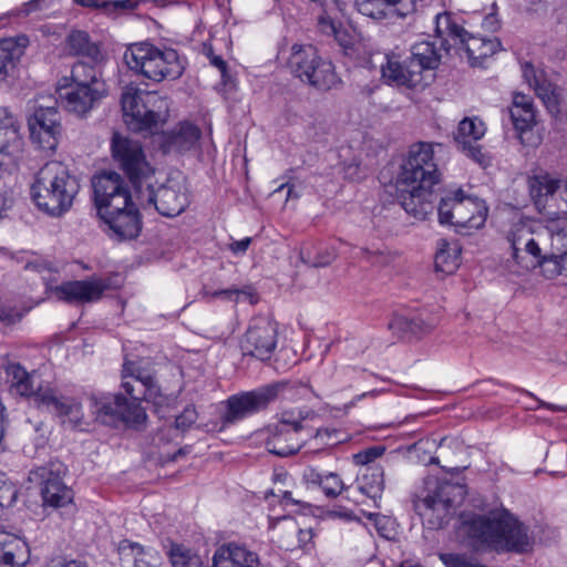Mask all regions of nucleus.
<instances>
[{"label":"nucleus","mask_w":567,"mask_h":567,"mask_svg":"<svg viewBox=\"0 0 567 567\" xmlns=\"http://www.w3.org/2000/svg\"><path fill=\"white\" fill-rule=\"evenodd\" d=\"M166 555L172 567H207L197 553L183 544L172 543Z\"/></svg>","instance_id":"nucleus-43"},{"label":"nucleus","mask_w":567,"mask_h":567,"mask_svg":"<svg viewBox=\"0 0 567 567\" xmlns=\"http://www.w3.org/2000/svg\"><path fill=\"white\" fill-rule=\"evenodd\" d=\"M458 489L452 484H443L437 487L433 495H427L415 504V508L421 516H427L430 513H436L437 518H444L454 501L450 497L451 491Z\"/></svg>","instance_id":"nucleus-32"},{"label":"nucleus","mask_w":567,"mask_h":567,"mask_svg":"<svg viewBox=\"0 0 567 567\" xmlns=\"http://www.w3.org/2000/svg\"><path fill=\"white\" fill-rule=\"evenodd\" d=\"M256 553L246 547L229 544L218 548L213 557L212 567H259Z\"/></svg>","instance_id":"nucleus-29"},{"label":"nucleus","mask_w":567,"mask_h":567,"mask_svg":"<svg viewBox=\"0 0 567 567\" xmlns=\"http://www.w3.org/2000/svg\"><path fill=\"white\" fill-rule=\"evenodd\" d=\"M48 567H89L86 563L79 559L55 558Z\"/></svg>","instance_id":"nucleus-63"},{"label":"nucleus","mask_w":567,"mask_h":567,"mask_svg":"<svg viewBox=\"0 0 567 567\" xmlns=\"http://www.w3.org/2000/svg\"><path fill=\"white\" fill-rule=\"evenodd\" d=\"M463 152L471 157L473 161L478 163L482 166H486L489 163V158L482 152V148L480 145H476L475 143H468L466 145H461Z\"/></svg>","instance_id":"nucleus-55"},{"label":"nucleus","mask_w":567,"mask_h":567,"mask_svg":"<svg viewBox=\"0 0 567 567\" xmlns=\"http://www.w3.org/2000/svg\"><path fill=\"white\" fill-rule=\"evenodd\" d=\"M153 182L154 179L151 182V186L143 187V200L137 196L142 206H154L161 215L166 217H175L186 209L188 206L186 193L182 192L179 187L169 185H162L155 190Z\"/></svg>","instance_id":"nucleus-17"},{"label":"nucleus","mask_w":567,"mask_h":567,"mask_svg":"<svg viewBox=\"0 0 567 567\" xmlns=\"http://www.w3.org/2000/svg\"><path fill=\"white\" fill-rule=\"evenodd\" d=\"M51 102L52 105H35L33 114L28 118L32 142L39 148L49 152L56 148L62 132L60 115L55 106L56 101Z\"/></svg>","instance_id":"nucleus-12"},{"label":"nucleus","mask_w":567,"mask_h":567,"mask_svg":"<svg viewBox=\"0 0 567 567\" xmlns=\"http://www.w3.org/2000/svg\"><path fill=\"white\" fill-rule=\"evenodd\" d=\"M123 58L130 70L154 82L177 80L185 71V60L175 49L150 42L130 44Z\"/></svg>","instance_id":"nucleus-5"},{"label":"nucleus","mask_w":567,"mask_h":567,"mask_svg":"<svg viewBox=\"0 0 567 567\" xmlns=\"http://www.w3.org/2000/svg\"><path fill=\"white\" fill-rule=\"evenodd\" d=\"M197 420V413L194 408H185L184 411L176 416L175 419V427L177 430L186 431L194 424Z\"/></svg>","instance_id":"nucleus-54"},{"label":"nucleus","mask_w":567,"mask_h":567,"mask_svg":"<svg viewBox=\"0 0 567 567\" xmlns=\"http://www.w3.org/2000/svg\"><path fill=\"white\" fill-rule=\"evenodd\" d=\"M302 481L308 486L320 487L328 498H336L343 491H347V487L338 473H322L312 466H308L303 470Z\"/></svg>","instance_id":"nucleus-31"},{"label":"nucleus","mask_w":567,"mask_h":567,"mask_svg":"<svg viewBox=\"0 0 567 567\" xmlns=\"http://www.w3.org/2000/svg\"><path fill=\"white\" fill-rule=\"evenodd\" d=\"M527 186L537 210L557 220H567V184L542 172L528 176Z\"/></svg>","instance_id":"nucleus-9"},{"label":"nucleus","mask_w":567,"mask_h":567,"mask_svg":"<svg viewBox=\"0 0 567 567\" xmlns=\"http://www.w3.org/2000/svg\"><path fill=\"white\" fill-rule=\"evenodd\" d=\"M35 404L40 409L63 417V422L68 421L73 426L80 425L83 421L84 413L81 402L75 398L62 395L50 386H38Z\"/></svg>","instance_id":"nucleus-18"},{"label":"nucleus","mask_w":567,"mask_h":567,"mask_svg":"<svg viewBox=\"0 0 567 567\" xmlns=\"http://www.w3.org/2000/svg\"><path fill=\"white\" fill-rule=\"evenodd\" d=\"M79 190L78 178L63 163L52 161L37 173L31 197L40 210L52 217H61L70 210Z\"/></svg>","instance_id":"nucleus-4"},{"label":"nucleus","mask_w":567,"mask_h":567,"mask_svg":"<svg viewBox=\"0 0 567 567\" xmlns=\"http://www.w3.org/2000/svg\"><path fill=\"white\" fill-rule=\"evenodd\" d=\"M442 181L433 144L417 142L410 146L396 177L398 200L417 220H424L435 208L434 187Z\"/></svg>","instance_id":"nucleus-2"},{"label":"nucleus","mask_w":567,"mask_h":567,"mask_svg":"<svg viewBox=\"0 0 567 567\" xmlns=\"http://www.w3.org/2000/svg\"><path fill=\"white\" fill-rule=\"evenodd\" d=\"M109 287L105 279L73 280L56 286L53 292L59 300L68 303H87L100 300Z\"/></svg>","instance_id":"nucleus-23"},{"label":"nucleus","mask_w":567,"mask_h":567,"mask_svg":"<svg viewBox=\"0 0 567 567\" xmlns=\"http://www.w3.org/2000/svg\"><path fill=\"white\" fill-rule=\"evenodd\" d=\"M509 114L520 143L525 146H537L540 143V137L534 133L536 111L532 97L516 93Z\"/></svg>","instance_id":"nucleus-21"},{"label":"nucleus","mask_w":567,"mask_h":567,"mask_svg":"<svg viewBox=\"0 0 567 567\" xmlns=\"http://www.w3.org/2000/svg\"><path fill=\"white\" fill-rule=\"evenodd\" d=\"M435 25V31L440 37L446 33L455 43L463 41L464 35H467V31L453 21L452 16L447 12L436 14Z\"/></svg>","instance_id":"nucleus-48"},{"label":"nucleus","mask_w":567,"mask_h":567,"mask_svg":"<svg viewBox=\"0 0 567 567\" xmlns=\"http://www.w3.org/2000/svg\"><path fill=\"white\" fill-rule=\"evenodd\" d=\"M28 560V545L0 526V567H23Z\"/></svg>","instance_id":"nucleus-28"},{"label":"nucleus","mask_w":567,"mask_h":567,"mask_svg":"<svg viewBox=\"0 0 567 567\" xmlns=\"http://www.w3.org/2000/svg\"><path fill=\"white\" fill-rule=\"evenodd\" d=\"M47 8V0H30L24 2L19 9L17 14L28 17L34 12L41 11Z\"/></svg>","instance_id":"nucleus-58"},{"label":"nucleus","mask_w":567,"mask_h":567,"mask_svg":"<svg viewBox=\"0 0 567 567\" xmlns=\"http://www.w3.org/2000/svg\"><path fill=\"white\" fill-rule=\"evenodd\" d=\"M512 247V257L523 269L529 270L540 267L544 255L533 233L526 226L513 228L508 235Z\"/></svg>","instance_id":"nucleus-22"},{"label":"nucleus","mask_w":567,"mask_h":567,"mask_svg":"<svg viewBox=\"0 0 567 567\" xmlns=\"http://www.w3.org/2000/svg\"><path fill=\"white\" fill-rule=\"evenodd\" d=\"M299 258L309 267H327L337 258V250L323 243H306L300 248Z\"/></svg>","instance_id":"nucleus-35"},{"label":"nucleus","mask_w":567,"mask_h":567,"mask_svg":"<svg viewBox=\"0 0 567 567\" xmlns=\"http://www.w3.org/2000/svg\"><path fill=\"white\" fill-rule=\"evenodd\" d=\"M486 127L483 121L477 117H465L458 124L455 134V142L458 145H466L468 143H476L485 134Z\"/></svg>","instance_id":"nucleus-44"},{"label":"nucleus","mask_w":567,"mask_h":567,"mask_svg":"<svg viewBox=\"0 0 567 567\" xmlns=\"http://www.w3.org/2000/svg\"><path fill=\"white\" fill-rule=\"evenodd\" d=\"M99 217L107 226V236L115 241L135 239L142 230V215L133 198Z\"/></svg>","instance_id":"nucleus-15"},{"label":"nucleus","mask_w":567,"mask_h":567,"mask_svg":"<svg viewBox=\"0 0 567 567\" xmlns=\"http://www.w3.org/2000/svg\"><path fill=\"white\" fill-rule=\"evenodd\" d=\"M205 52L210 64L217 68L221 73V78L225 79L227 76V62L220 55H216L212 47L205 48Z\"/></svg>","instance_id":"nucleus-61"},{"label":"nucleus","mask_w":567,"mask_h":567,"mask_svg":"<svg viewBox=\"0 0 567 567\" xmlns=\"http://www.w3.org/2000/svg\"><path fill=\"white\" fill-rule=\"evenodd\" d=\"M443 47V41L441 42ZM441 49L435 42L423 40L416 42L411 48V61L409 76L410 82H427L424 72L435 70L441 62Z\"/></svg>","instance_id":"nucleus-24"},{"label":"nucleus","mask_w":567,"mask_h":567,"mask_svg":"<svg viewBox=\"0 0 567 567\" xmlns=\"http://www.w3.org/2000/svg\"><path fill=\"white\" fill-rule=\"evenodd\" d=\"M56 93L62 106L69 113L85 117L107 96L109 89L68 85V80H60Z\"/></svg>","instance_id":"nucleus-16"},{"label":"nucleus","mask_w":567,"mask_h":567,"mask_svg":"<svg viewBox=\"0 0 567 567\" xmlns=\"http://www.w3.org/2000/svg\"><path fill=\"white\" fill-rule=\"evenodd\" d=\"M482 203L475 197L466 196L462 188L449 190L440 198L439 220L442 225L480 228L485 223V214H482Z\"/></svg>","instance_id":"nucleus-11"},{"label":"nucleus","mask_w":567,"mask_h":567,"mask_svg":"<svg viewBox=\"0 0 567 567\" xmlns=\"http://www.w3.org/2000/svg\"><path fill=\"white\" fill-rule=\"evenodd\" d=\"M522 72L523 78L529 84L530 87L536 83V81H538L544 75L543 72L537 71L535 66L529 62H525L524 64H522Z\"/></svg>","instance_id":"nucleus-60"},{"label":"nucleus","mask_w":567,"mask_h":567,"mask_svg":"<svg viewBox=\"0 0 567 567\" xmlns=\"http://www.w3.org/2000/svg\"><path fill=\"white\" fill-rule=\"evenodd\" d=\"M278 392L279 384L271 383L228 396L223 402L225 412L220 416L219 430L223 431L246 417L266 410L277 399Z\"/></svg>","instance_id":"nucleus-10"},{"label":"nucleus","mask_w":567,"mask_h":567,"mask_svg":"<svg viewBox=\"0 0 567 567\" xmlns=\"http://www.w3.org/2000/svg\"><path fill=\"white\" fill-rule=\"evenodd\" d=\"M539 99L548 107H554L558 103V93L557 87L551 82L545 79L543 75L536 83L532 86Z\"/></svg>","instance_id":"nucleus-50"},{"label":"nucleus","mask_w":567,"mask_h":567,"mask_svg":"<svg viewBox=\"0 0 567 567\" xmlns=\"http://www.w3.org/2000/svg\"><path fill=\"white\" fill-rule=\"evenodd\" d=\"M355 6L363 16L372 19H383L388 14V10L393 6L386 0H355Z\"/></svg>","instance_id":"nucleus-49"},{"label":"nucleus","mask_w":567,"mask_h":567,"mask_svg":"<svg viewBox=\"0 0 567 567\" xmlns=\"http://www.w3.org/2000/svg\"><path fill=\"white\" fill-rule=\"evenodd\" d=\"M66 47L73 55H82L96 61L100 56V50L95 43L90 40L85 31H72L66 38Z\"/></svg>","instance_id":"nucleus-42"},{"label":"nucleus","mask_w":567,"mask_h":567,"mask_svg":"<svg viewBox=\"0 0 567 567\" xmlns=\"http://www.w3.org/2000/svg\"><path fill=\"white\" fill-rule=\"evenodd\" d=\"M547 229L550 234V249L545 255H557L567 251V230L558 227L555 221Z\"/></svg>","instance_id":"nucleus-51"},{"label":"nucleus","mask_w":567,"mask_h":567,"mask_svg":"<svg viewBox=\"0 0 567 567\" xmlns=\"http://www.w3.org/2000/svg\"><path fill=\"white\" fill-rule=\"evenodd\" d=\"M162 100L154 93L127 86L122 93L123 118L127 127L136 133L154 134L159 128L161 116L155 110Z\"/></svg>","instance_id":"nucleus-8"},{"label":"nucleus","mask_w":567,"mask_h":567,"mask_svg":"<svg viewBox=\"0 0 567 567\" xmlns=\"http://www.w3.org/2000/svg\"><path fill=\"white\" fill-rule=\"evenodd\" d=\"M61 80H68V85L107 89L101 72L94 65L84 62L74 63L71 75L63 76Z\"/></svg>","instance_id":"nucleus-38"},{"label":"nucleus","mask_w":567,"mask_h":567,"mask_svg":"<svg viewBox=\"0 0 567 567\" xmlns=\"http://www.w3.org/2000/svg\"><path fill=\"white\" fill-rule=\"evenodd\" d=\"M312 537H313V534L310 528L309 529H299L298 542L300 544V547H302L305 550H309Z\"/></svg>","instance_id":"nucleus-64"},{"label":"nucleus","mask_w":567,"mask_h":567,"mask_svg":"<svg viewBox=\"0 0 567 567\" xmlns=\"http://www.w3.org/2000/svg\"><path fill=\"white\" fill-rule=\"evenodd\" d=\"M465 50L472 65L481 64L482 61L501 49L497 38L474 35L467 32L463 41H457Z\"/></svg>","instance_id":"nucleus-33"},{"label":"nucleus","mask_w":567,"mask_h":567,"mask_svg":"<svg viewBox=\"0 0 567 567\" xmlns=\"http://www.w3.org/2000/svg\"><path fill=\"white\" fill-rule=\"evenodd\" d=\"M35 404L40 409L63 417V422L68 421L73 426L80 425L83 421L84 413L81 402L75 398L62 395L50 386H38Z\"/></svg>","instance_id":"nucleus-19"},{"label":"nucleus","mask_w":567,"mask_h":567,"mask_svg":"<svg viewBox=\"0 0 567 567\" xmlns=\"http://www.w3.org/2000/svg\"><path fill=\"white\" fill-rule=\"evenodd\" d=\"M42 480L41 496L44 505L62 507L72 501V491L63 483L62 477L50 467H40L34 473Z\"/></svg>","instance_id":"nucleus-26"},{"label":"nucleus","mask_w":567,"mask_h":567,"mask_svg":"<svg viewBox=\"0 0 567 567\" xmlns=\"http://www.w3.org/2000/svg\"><path fill=\"white\" fill-rule=\"evenodd\" d=\"M19 125L7 107H0V172L14 167L23 147Z\"/></svg>","instance_id":"nucleus-20"},{"label":"nucleus","mask_w":567,"mask_h":567,"mask_svg":"<svg viewBox=\"0 0 567 567\" xmlns=\"http://www.w3.org/2000/svg\"><path fill=\"white\" fill-rule=\"evenodd\" d=\"M358 489L373 501L381 498L384 489V470L381 466H368L358 477Z\"/></svg>","instance_id":"nucleus-40"},{"label":"nucleus","mask_w":567,"mask_h":567,"mask_svg":"<svg viewBox=\"0 0 567 567\" xmlns=\"http://www.w3.org/2000/svg\"><path fill=\"white\" fill-rule=\"evenodd\" d=\"M121 388L131 400L121 393L92 394L89 398L91 413L96 421L107 425L123 423L127 427L140 430L147 420L141 401L158 405L165 401L154 367L143 359L124 361Z\"/></svg>","instance_id":"nucleus-1"},{"label":"nucleus","mask_w":567,"mask_h":567,"mask_svg":"<svg viewBox=\"0 0 567 567\" xmlns=\"http://www.w3.org/2000/svg\"><path fill=\"white\" fill-rule=\"evenodd\" d=\"M317 27L320 33L328 37H333L340 45L344 48L348 45V34L347 31L342 28V23L331 17L326 8L322 9L318 17Z\"/></svg>","instance_id":"nucleus-45"},{"label":"nucleus","mask_w":567,"mask_h":567,"mask_svg":"<svg viewBox=\"0 0 567 567\" xmlns=\"http://www.w3.org/2000/svg\"><path fill=\"white\" fill-rule=\"evenodd\" d=\"M384 445H373L353 454L352 461L355 465L372 466L371 464L385 453Z\"/></svg>","instance_id":"nucleus-52"},{"label":"nucleus","mask_w":567,"mask_h":567,"mask_svg":"<svg viewBox=\"0 0 567 567\" xmlns=\"http://www.w3.org/2000/svg\"><path fill=\"white\" fill-rule=\"evenodd\" d=\"M117 553L123 563L132 564L133 567H157L161 564V557L156 550L128 539L118 543Z\"/></svg>","instance_id":"nucleus-30"},{"label":"nucleus","mask_w":567,"mask_h":567,"mask_svg":"<svg viewBox=\"0 0 567 567\" xmlns=\"http://www.w3.org/2000/svg\"><path fill=\"white\" fill-rule=\"evenodd\" d=\"M200 130L190 123H181L178 127L165 135L164 152H185L190 150L200 138Z\"/></svg>","instance_id":"nucleus-34"},{"label":"nucleus","mask_w":567,"mask_h":567,"mask_svg":"<svg viewBox=\"0 0 567 567\" xmlns=\"http://www.w3.org/2000/svg\"><path fill=\"white\" fill-rule=\"evenodd\" d=\"M111 155L114 164L132 184L136 196L143 199V187L151 186L155 168L147 161L142 143L114 132L111 138Z\"/></svg>","instance_id":"nucleus-6"},{"label":"nucleus","mask_w":567,"mask_h":567,"mask_svg":"<svg viewBox=\"0 0 567 567\" xmlns=\"http://www.w3.org/2000/svg\"><path fill=\"white\" fill-rule=\"evenodd\" d=\"M7 377L11 383V391L21 396H33L40 384H35L34 373L28 372L20 363H10L6 369Z\"/></svg>","instance_id":"nucleus-36"},{"label":"nucleus","mask_w":567,"mask_h":567,"mask_svg":"<svg viewBox=\"0 0 567 567\" xmlns=\"http://www.w3.org/2000/svg\"><path fill=\"white\" fill-rule=\"evenodd\" d=\"M460 266V248L457 244H450L440 239L435 254L434 267L436 272L452 275Z\"/></svg>","instance_id":"nucleus-41"},{"label":"nucleus","mask_w":567,"mask_h":567,"mask_svg":"<svg viewBox=\"0 0 567 567\" xmlns=\"http://www.w3.org/2000/svg\"><path fill=\"white\" fill-rule=\"evenodd\" d=\"M437 321L434 317H423L422 315L406 317L395 316L389 323V328L395 331L409 332L414 336H423L431 332Z\"/></svg>","instance_id":"nucleus-37"},{"label":"nucleus","mask_w":567,"mask_h":567,"mask_svg":"<svg viewBox=\"0 0 567 567\" xmlns=\"http://www.w3.org/2000/svg\"><path fill=\"white\" fill-rule=\"evenodd\" d=\"M360 257L368 262H371L373 265L377 264H385L388 262V257L380 249H369V248H361L360 249Z\"/></svg>","instance_id":"nucleus-57"},{"label":"nucleus","mask_w":567,"mask_h":567,"mask_svg":"<svg viewBox=\"0 0 567 567\" xmlns=\"http://www.w3.org/2000/svg\"><path fill=\"white\" fill-rule=\"evenodd\" d=\"M92 187L97 216L133 198L123 177L116 172H103L94 176Z\"/></svg>","instance_id":"nucleus-14"},{"label":"nucleus","mask_w":567,"mask_h":567,"mask_svg":"<svg viewBox=\"0 0 567 567\" xmlns=\"http://www.w3.org/2000/svg\"><path fill=\"white\" fill-rule=\"evenodd\" d=\"M291 74L319 91H328L340 83L331 61L321 58L312 45L293 44L288 60Z\"/></svg>","instance_id":"nucleus-7"},{"label":"nucleus","mask_w":567,"mask_h":567,"mask_svg":"<svg viewBox=\"0 0 567 567\" xmlns=\"http://www.w3.org/2000/svg\"><path fill=\"white\" fill-rule=\"evenodd\" d=\"M18 497V488L0 475V509L12 506Z\"/></svg>","instance_id":"nucleus-53"},{"label":"nucleus","mask_w":567,"mask_h":567,"mask_svg":"<svg viewBox=\"0 0 567 567\" xmlns=\"http://www.w3.org/2000/svg\"><path fill=\"white\" fill-rule=\"evenodd\" d=\"M539 268L547 279L567 277V250L557 255H544Z\"/></svg>","instance_id":"nucleus-46"},{"label":"nucleus","mask_w":567,"mask_h":567,"mask_svg":"<svg viewBox=\"0 0 567 567\" xmlns=\"http://www.w3.org/2000/svg\"><path fill=\"white\" fill-rule=\"evenodd\" d=\"M346 440L347 435L342 431L336 427H321L316 431L309 443L312 444L316 450H321L341 444Z\"/></svg>","instance_id":"nucleus-47"},{"label":"nucleus","mask_w":567,"mask_h":567,"mask_svg":"<svg viewBox=\"0 0 567 567\" xmlns=\"http://www.w3.org/2000/svg\"><path fill=\"white\" fill-rule=\"evenodd\" d=\"M28 44L27 35L0 39V82L16 78L18 64Z\"/></svg>","instance_id":"nucleus-27"},{"label":"nucleus","mask_w":567,"mask_h":567,"mask_svg":"<svg viewBox=\"0 0 567 567\" xmlns=\"http://www.w3.org/2000/svg\"><path fill=\"white\" fill-rule=\"evenodd\" d=\"M147 0H117V1H103L102 9L104 11L110 10H133L138 7L141 2H146Z\"/></svg>","instance_id":"nucleus-56"},{"label":"nucleus","mask_w":567,"mask_h":567,"mask_svg":"<svg viewBox=\"0 0 567 567\" xmlns=\"http://www.w3.org/2000/svg\"><path fill=\"white\" fill-rule=\"evenodd\" d=\"M278 342L277 326L266 317H256L240 340L244 355L266 361L274 354Z\"/></svg>","instance_id":"nucleus-13"},{"label":"nucleus","mask_w":567,"mask_h":567,"mask_svg":"<svg viewBox=\"0 0 567 567\" xmlns=\"http://www.w3.org/2000/svg\"><path fill=\"white\" fill-rule=\"evenodd\" d=\"M22 313L13 307H7L0 303V321L6 324H13L20 321Z\"/></svg>","instance_id":"nucleus-59"},{"label":"nucleus","mask_w":567,"mask_h":567,"mask_svg":"<svg viewBox=\"0 0 567 567\" xmlns=\"http://www.w3.org/2000/svg\"><path fill=\"white\" fill-rule=\"evenodd\" d=\"M411 61L408 58L404 62L398 61L394 56L386 55V63L381 65L382 76L388 81L408 87H417L427 85V82H410L409 71Z\"/></svg>","instance_id":"nucleus-39"},{"label":"nucleus","mask_w":567,"mask_h":567,"mask_svg":"<svg viewBox=\"0 0 567 567\" xmlns=\"http://www.w3.org/2000/svg\"><path fill=\"white\" fill-rule=\"evenodd\" d=\"M251 238L250 237H245L240 240H234L233 243H230L228 245V249L234 254V255H244L246 254V251L248 250L250 244H251Z\"/></svg>","instance_id":"nucleus-62"},{"label":"nucleus","mask_w":567,"mask_h":567,"mask_svg":"<svg viewBox=\"0 0 567 567\" xmlns=\"http://www.w3.org/2000/svg\"><path fill=\"white\" fill-rule=\"evenodd\" d=\"M268 436L265 445L269 453L280 457L296 454L303 443L296 429L288 427L285 423H276L268 427Z\"/></svg>","instance_id":"nucleus-25"},{"label":"nucleus","mask_w":567,"mask_h":567,"mask_svg":"<svg viewBox=\"0 0 567 567\" xmlns=\"http://www.w3.org/2000/svg\"><path fill=\"white\" fill-rule=\"evenodd\" d=\"M470 545L476 550L527 553L533 547L528 528L508 512L493 518L477 515L465 523Z\"/></svg>","instance_id":"nucleus-3"}]
</instances>
